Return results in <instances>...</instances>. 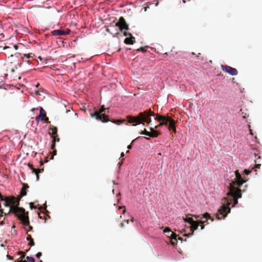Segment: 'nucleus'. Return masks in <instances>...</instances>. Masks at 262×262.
<instances>
[{
  "label": "nucleus",
  "instance_id": "obj_24",
  "mask_svg": "<svg viewBox=\"0 0 262 262\" xmlns=\"http://www.w3.org/2000/svg\"><path fill=\"white\" fill-rule=\"evenodd\" d=\"M28 188H29V186L27 184L23 183L22 189L26 190V189H28Z\"/></svg>",
  "mask_w": 262,
  "mask_h": 262
},
{
  "label": "nucleus",
  "instance_id": "obj_9",
  "mask_svg": "<svg viewBox=\"0 0 262 262\" xmlns=\"http://www.w3.org/2000/svg\"><path fill=\"white\" fill-rule=\"evenodd\" d=\"M222 69L232 76H236L238 74L237 70L228 66L221 65Z\"/></svg>",
  "mask_w": 262,
  "mask_h": 262
},
{
  "label": "nucleus",
  "instance_id": "obj_16",
  "mask_svg": "<svg viewBox=\"0 0 262 262\" xmlns=\"http://www.w3.org/2000/svg\"><path fill=\"white\" fill-rule=\"evenodd\" d=\"M27 261L20 260L18 262H35L34 258L31 256H27L26 258Z\"/></svg>",
  "mask_w": 262,
  "mask_h": 262
},
{
  "label": "nucleus",
  "instance_id": "obj_37",
  "mask_svg": "<svg viewBox=\"0 0 262 262\" xmlns=\"http://www.w3.org/2000/svg\"><path fill=\"white\" fill-rule=\"evenodd\" d=\"M204 229V226L203 225V224H202V225L201 226V229L203 230Z\"/></svg>",
  "mask_w": 262,
  "mask_h": 262
},
{
  "label": "nucleus",
  "instance_id": "obj_5",
  "mask_svg": "<svg viewBox=\"0 0 262 262\" xmlns=\"http://www.w3.org/2000/svg\"><path fill=\"white\" fill-rule=\"evenodd\" d=\"M155 119L160 122V125H168L169 130L172 129L173 132H176L175 122L170 117L158 115Z\"/></svg>",
  "mask_w": 262,
  "mask_h": 262
},
{
  "label": "nucleus",
  "instance_id": "obj_12",
  "mask_svg": "<svg viewBox=\"0 0 262 262\" xmlns=\"http://www.w3.org/2000/svg\"><path fill=\"white\" fill-rule=\"evenodd\" d=\"M123 35L125 36H129V37H126L124 40V42L126 44L132 45L134 43L135 38L129 33L124 32Z\"/></svg>",
  "mask_w": 262,
  "mask_h": 262
},
{
  "label": "nucleus",
  "instance_id": "obj_26",
  "mask_svg": "<svg viewBox=\"0 0 262 262\" xmlns=\"http://www.w3.org/2000/svg\"><path fill=\"white\" fill-rule=\"evenodd\" d=\"M251 170H247V169L244 170V173L246 175H248L251 172Z\"/></svg>",
  "mask_w": 262,
  "mask_h": 262
},
{
  "label": "nucleus",
  "instance_id": "obj_6",
  "mask_svg": "<svg viewBox=\"0 0 262 262\" xmlns=\"http://www.w3.org/2000/svg\"><path fill=\"white\" fill-rule=\"evenodd\" d=\"M106 108L103 105L98 110L95 111L94 113L91 114V116L93 118H95L97 120L101 121L103 123L107 122L110 121V120L106 118L105 115Z\"/></svg>",
  "mask_w": 262,
  "mask_h": 262
},
{
  "label": "nucleus",
  "instance_id": "obj_3",
  "mask_svg": "<svg viewBox=\"0 0 262 262\" xmlns=\"http://www.w3.org/2000/svg\"><path fill=\"white\" fill-rule=\"evenodd\" d=\"M154 116V113L150 110L140 113L138 116H130L127 117L128 123H136L137 124H142V122L144 121L149 124L151 122L150 117ZM144 125V123H143Z\"/></svg>",
  "mask_w": 262,
  "mask_h": 262
},
{
  "label": "nucleus",
  "instance_id": "obj_8",
  "mask_svg": "<svg viewBox=\"0 0 262 262\" xmlns=\"http://www.w3.org/2000/svg\"><path fill=\"white\" fill-rule=\"evenodd\" d=\"M193 216L195 219H198L199 223L200 224H204L208 223V220H210L212 222L214 221V218L210 216V214L206 212L203 214L202 215H194Z\"/></svg>",
  "mask_w": 262,
  "mask_h": 262
},
{
  "label": "nucleus",
  "instance_id": "obj_41",
  "mask_svg": "<svg viewBox=\"0 0 262 262\" xmlns=\"http://www.w3.org/2000/svg\"><path fill=\"white\" fill-rule=\"evenodd\" d=\"M35 93L36 95H38L39 94V92L38 91H36L35 92Z\"/></svg>",
  "mask_w": 262,
  "mask_h": 262
},
{
  "label": "nucleus",
  "instance_id": "obj_23",
  "mask_svg": "<svg viewBox=\"0 0 262 262\" xmlns=\"http://www.w3.org/2000/svg\"><path fill=\"white\" fill-rule=\"evenodd\" d=\"M55 142H56L55 137H53V139H52V145H51V148L52 149H53L55 147Z\"/></svg>",
  "mask_w": 262,
  "mask_h": 262
},
{
  "label": "nucleus",
  "instance_id": "obj_38",
  "mask_svg": "<svg viewBox=\"0 0 262 262\" xmlns=\"http://www.w3.org/2000/svg\"><path fill=\"white\" fill-rule=\"evenodd\" d=\"M161 125H160V124L159 125H156L155 127H156V129H157V128H158L159 127V126H161Z\"/></svg>",
  "mask_w": 262,
  "mask_h": 262
},
{
  "label": "nucleus",
  "instance_id": "obj_44",
  "mask_svg": "<svg viewBox=\"0 0 262 262\" xmlns=\"http://www.w3.org/2000/svg\"><path fill=\"white\" fill-rule=\"evenodd\" d=\"M14 47H15V48L16 49H17V46H16V45H15V46H14Z\"/></svg>",
  "mask_w": 262,
  "mask_h": 262
},
{
  "label": "nucleus",
  "instance_id": "obj_18",
  "mask_svg": "<svg viewBox=\"0 0 262 262\" xmlns=\"http://www.w3.org/2000/svg\"><path fill=\"white\" fill-rule=\"evenodd\" d=\"M3 29V26L2 22L0 21V38H3L4 36V34L2 32Z\"/></svg>",
  "mask_w": 262,
  "mask_h": 262
},
{
  "label": "nucleus",
  "instance_id": "obj_40",
  "mask_svg": "<svg viewBox=\"0 0 262 262\" xmlns=\"http://www.w3.org/2000/svg\"><path fill=\"white\" fill-rule=\"evenodd\" d=\"M0 212H1L2 213H4L3 209H0Z\"/></svg>",
  "mask_w": 262,
  "mask_h": 262
},
{
  "label": "nucleus",
  "instance_id": "obj_36",
  "mask_svg": "<svg viewBox=\"0 0 262 262\" xmlns=\"http://www.w3.org/2000/svg\"><path fill=\"white\" fill-rule=\"evenodd\" d=\"M132 146L131 145H128V146H127V148H128V149H131V148H132Z\"/></svg>",
  "mask_w": 262,
  "mask_h": 262
},
{
  "label": "nucleus",
  "instance_id": "obj_17",
  "mask_svg": "<svg viewBox=\"0 0 262 262\" xmlns=\"http://www.w3.org/2000/svg\"><path fill=\"white\" fill-rule=\"evenodd\" d=\"M4 205L5 206V207H9L10 208L11 207V204L10 203H9V198L7 199H5V200L4 201Z\"/></svg>",
  "mask_w": 262,
  "mask_h": 262
},
{
  "label": "nucleus",
  "instance_id": "obj_27",
  "mask_svg": "<svg viewBox=\"0 0 262 262\" xmlns=\"http://www.w3.org/2000/svg\"><path fill=\"white\" fill-rule=\"evenodd\" d=\"M29 242H29V245H30V246H31V247H32V246H33L34 245V241H33V239H31V240L30 241H29Z\"/></svg>",
  "mask_w": 262,
  "mask_h": 262
},
{
  "label": "nucleus",
  "instance_id": "obj_39",
  "mask_svg": "<svg viewBox=\"0 0 262 262\" xmlns=\"http://www.w3.org/2000/svg\"><path fill=\"white\" fill-rule=\"evenodd\" d=\"M124 152H122V153L121 154V158H122V157H124Z\"/></svg>",
  "mask_w": 262,
  "mask_h": 262
},
{
  "label": "nucleus",
  "instance_id": "obj_21",
  "mask_svg": "<svg viewBox=\"0 0 262 262\" xmlns=\"http://www.w3.org/2000/svg\"><path fill=\"white\" fill-rule=\"evenodd\" d=\"M20 198L27 195V192L25 189H21L20 191Z\"/></svg>",
  "mask_w": 262,
  "mask_h": 262
},
{
  "label": "nucleus",
  "instance_id": "obj_42",
  "mask_svg": "<svg viewBox=\"0 0 262 262\" xmlns=\"http://www.w3.org/2000/svg\"><path fill=\"white\" fill-rule=\"evenodd\" d=\"M178 239H179V240H181V241L182 239V238H181V237H178Z\"/></svg>",
  "mask_w": 262,
  "mask_h": 262
},
{
  "label": "nucleus",
  "instance_id": "obj_43",
  "mask_svg": "<svg viewBox=\"0 0 262 262\" xmlns=\"http://www.w3.org/2000/svg\"><path fill=\"white\" fill-rule=\"evenodd\" d=\"M183 2L184 3H186V0H183Z\"/></svg>",
  "mask_w": 262,
  "mask_h": 262
},
{
  "label": "nucleus",
  "instance_id": "obj_7",
  "mask_svg": "<svg viewBox=\"0 0 262 262\" xmlns=\"http://www.w3.org/2000/svg\"><path fill=\"white\" fill-rule=\"evenodd\" d=\"M184 220L185 222H187L190 224V226L189 227V228L191 232L189 234H184L183 235L187 237L191 236L193 235L194 231L197 230L200 224L199 223L198 219L194 221L192 217H187L184 218Z\"/></svg>",
  "mask_w": 262,
  "mask_h": 262
},
{
  "label": "nucleus",
  "instance_id": "obj_14",
  "mask_svg": "<svg viewBox=\"0 0 262 262\" xmlns=\"http://www.w3.org/2000/svg\"><path fill=\"white\" fill-rule=\"evenodd\" d=\"M51 33L54 36H61L66 35L65 31L60 29L53 30L52 31Z\"/></svg>",
  "mask_w": 262,
  "mask_h": 262
},
{
  "label": "nucleus",
  "instance_id": "obj_15",
  "mask_svg": "<svg viewBox=\"0 0 262 262\" xmlns=\"http://www.w3.org/2000/svg\"><path fill=\"white\" fill-rule=\"evenodd\" d=\"M43 171L42 169H33V172L35 173L36 176V180L38 181L39 179V176L38 173L39 172H41Z\"/></svg>",
  "mask_w": 262,
  "mask_h": 262
},
{
  "label": "nucleus",
  "instance_id": "obj_30",
  "mask_svg": "<svg viewBox=\"0 0 262 262\" xmlns=\"http://www.w3.org/2000/svg\"><path fill=\"white\" fill-rule=\"evenodd\" d=\"M31 239H33L30 235H28L27 237V240L28 241H30Z\"/></svg>",
  "mask_w": 262,
  "mask_h": 262
},
{
  "label": "nucleus",
  "instance_id": "obj_19",
  "mask_svg": "<svg viewBox=\"0 0 262 262\" xmlns=\"http://www.w3.org/2000/svg\"><path fill=\"white\" fill-rule=\"evenodd\" d=\"M52 139H53V137L56 138L55 135H57V129L56 127H54L52 129Z\"/></svg>",
  "mask_w": 262,
  "mask_h": 262
},
{
  "label": "nucleus",
  "instance_id": "obj_4",
  "mask_svg": "<svg viewBox=\"0 0 262 262\" xmlns=\"http://www.w3.org/2000/svg\"><path fill=\"white\" fill-rule=\"evenodd\" d=\"M230 202L226 198L222 201V205L218 209V212L216 214V217L218 220L225 217L228 213L230 212Z\"/></svg>",
  "mask_w": 262,
  "mask_h": 262
},
{
  "label": "nucleus",
  "instance_id": "obj_22",
  "mask_svg": "<svg viewBox=\"0 0 262 262\" xmlns=\"http://www.w3.org/2000/svg\"><path fill=\"white\" fill-rule=\"evenodd\" d=\"M141 135H146V136H149V137L151 136V134L150 133L148 132H147L146 130L141 133Z\"/></svg>",
  "mask_w": 262,
  "mask_h": 262
},
{
  "label": "nucleus",
  "instance_id": "obj_33",
  "mask_svg": "<svg viewBox=\"0 0 262 262\" xmlns=\"http://www.w3.org/2000/svg\"><path fill=\"white\" fill-rule=\"evenodd\" d=\"M260 166V164H257L255 165V168H259Z\"/></svg>",
  "mask_w": 262,
  "mask_h": 262
},
{
  "label": "nucleus",
  "instance_id": "obj_31",
  "mask_svg": "<svg viewBox=\"0 0 262 262\" xmlns=\"http://www.w3.org/2000/svg\"><path fill=\"white\" fill-rule=\"evenodd\" d=\"M138 51H141L142 52H145V49L143 47H141L138 50Z\"/></svg>",
  "mask_w": 262,
  "mask_h": 262
},
{
  "label": "nucleus",
  "instance_id": "obj_20",
  "mask_svg": "<svg viewBox=\"0 0 262 262\" xmlns=\"http://www.w3.org/2000/svg\"><path fill=\"white\" fill-rule=\"evenodd\" d=\"M150 130L152 131L151 137H157L158 136V133L156 131L154 130L152 128H150Z\"/></svg>",
  "mask_w": 262,
  "mask_h": 262
},
{
  "label": "nucleus",
  "instance_id": "obj_10",
  "mask_svg": "<svg viewBox=\"0 0 262 262\" xmlns=\"http://www.w3.org/2000/svg\"><path fill=\"white\" fill-rule=\"evenodd\" d=\"M116 26L120 28L121 31H122L123 30H128V26L123 17H120L119 18L118 21L116 23Z\"/></svg>",
  "mask_w": 262,
  "mask_h": 262
},
{
  "label": "nucleus",
  "instance_id": "obj_25",
  "mask_svg": "<svg viewBox=\"0 0 262 262\" xmlns=\"http://www.w3.org/2000/svg\"><path fill=\"white\" fill-rule=\"evenodd\" d=\"M8 198L6 197V198H4V196L1 194V193H0V200L1 201H4L5 200V199H8Z\"/></svg>",
  "mask_w": 262,
  "mask_h": 262
},
{
  "label": "nucleus",
  "instance_id": "obj_32",
  "mask_svg": "<svg viewBox=\"0 0 262 262\" xmlns=\"http://www.w3.org/2000/svg\"><path fill=\"white\" fill-rule=\"evenodd\" d=\"M122 122V121H120V120H116V121H113V122L114 123H118V122H119V123H121Z\"/></svg>",
  "mask_w": 262,
  "mask_h": 262
},
{
  "label": "nucleus",
  "instance_id": "obj_2",
  "mask_svg": "<svg viewBox=\"0 0 262 262\" xmlns=\"http://www.w3.org/2000/svg\"><path fill=\"white\" fill-rule=\"evenodd\" d=\"M235 177L234 180L232 181L231 183H230V191L228 193H230V194L233 197L234 201V205L233 206H234L237 204V199L242 198V194L241 192V190L238 187H235L232 186V184L236 185L238 187H240L245 183V181L242 178L241 173L238 170L235 171Z\"/></svg>",
  "mask_w": 262,
  "mask_h": 262
},
{
  "label": "nucleus",
  "instance_id": "obj_1",
  "mask_svg": "<svg viewBox=\"0 0 262 262\" xmlns=\"http://www.w3.org/2000/svg\"><path fill=\"white\" fill-rule=\"evenodd\" d=\"M9 203L11 204V207L9 208L7 213H5V215L11 212L14 214L21 222L24 226V229L27 232L31 231L33 228L29 224L30 222L28 212H26L25 209L18 206L19 205L20 198L17 199L14 196H11L9 198Z\"/></svg>",
  "mask_w": 262,
  "mask_h": 262
},
{
  "label": "nucleus",
  "instance_id": "obj_28",
  "mask_svg": "<svg viewBox=\"0 0 262 262\" xmlns=\"http://www.w3.org/2000/svg\"><path fill=\"white\" fill-rule=\"evenodd\" d=\"M29 204H30V207L31 209H36V207L34 206L33 203H30Z\"/></svg>",
  "mask_w": 262,
  "mask_h": 262
},
{
  "label": "nucleus",
  "instance_id": "obj_46",
  "mask_svg": "<svg viewBox=\"0 0 262 262\" xmlns=\"http://www.w3.org/2000/svg\"><path fill=\"white\" fill-rule=\"evenodd\" d=\"M7 256H8V257L9 258H9V255H7Z\"/></svg>",
  "mask_w": 262,
  "mask_h": 262
},
{
  "label": "nucleus",
  "instance_id": "obj_35",
  "mask_svg": "<svg viewBox=\"0 0 262 262\" xmlns=\"http://www.w3.org/2000/svg\"><path fill=\"white\" fill-rule=\"evenodd\" d=\"M250 126L249 125V128H250ZM249 131H250V134L252 135H253L252 131L250 128H249Z\"/></svg>",
  "mask_w": 262,
  "mask_h": 262
},
{
  "label": "nucleus",
  "instance_id": "obj_29",
  "mask_svg": "<svg viewBox=\"0 0 262 262\" xmlns=\"http://www.w3.org/2000/svg\"><path fill=\"white\" fill-rule=\"evenodd\" d=\"M42 255V253L40 252H38L36 255V256L37 258H40V257Z\"/></svg>",
  "mask_w": 262,
  "mask_h": 262
},
{
  "label": "nucleus",
  "instance_id": "obj_11",
  "mask_svg": "<svg viewBox=\"0 0 262 262\" xmlns=\"http://www.w3.org/2000/svg\"><path fill=\"white\" fill-rule=\"evenodd\" d=\"M40 112L39 114L36 117V121L38 123L40 120H42L43 119L48 120V119L46 117V113L42 107H40L39 109Z\"/></svg>",
  "mask_w": 262,
  "mask_h": 262
},
{
  "label": "nucleus",
  "instance_id": "obj_45",
  "mask_svg": "<svg viewBox=\"0 0 262 262\" xmlns=\"http://www.w3.org/2000/svg\"><path fill=\"white\" fill-rule=\"evenodd\" d=\"M134 221V219L133 217H132V222H133Z\"/></svg>",
  "mask_w": 262,
  "mask_h": 262
},
{
  "label": "nucleus",
  "instance_id": "obj_13",
  "mask_svg": "<svg viewBox=\"0 0 262 262\" xmlns=\"http://www.w3.org/2000/svg\"><path fill=\"white\" fill-rule=\"evenodd\" d=\"M163 231L164 233L167 234V236H169V234H170V236L171 237L172 239L177 241V235L174 234L169 228H165Z\"/></svg>",
  "mask_w": 262,
  "mask_h": 262
},
{
  "label": "nucleus",
  "instance_id": "obj_34",
  "mask_svg": "<svg viewBox=\"0 0 262 262\" xmlns=\"http://www.w3.org/2000/svg\"><path fill=\"white\" fill-rule=\"evenodd\" d=\"M70 32V30L67 29L66 31H65V33H66V34H68Z\"/></svg>",
  "mask_w": 262,
  "mask_h": 262
}]
</instances>
